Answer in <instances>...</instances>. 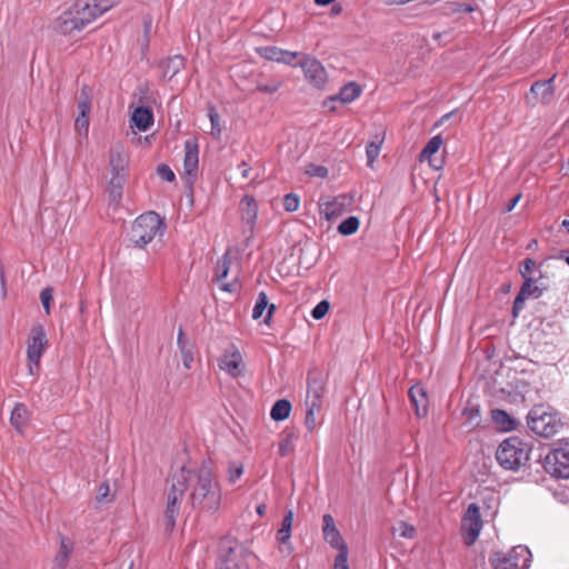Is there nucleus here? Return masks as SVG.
Instances as JSON below:
<instances>
[{"label": "nucleus", "instance_id": "nucleus-9", "mask_svg": "<svg viewBox=\"0 0 569 569\" xmlns=\"http://www.w3.org/2000/svg\"><path fill=\"white\" fill-rule=\"evenodd\" d=\"M482 526L480 509L477 503L472 502L468 506L461 519V531L466 546L470 547L476 542Z\"/></svg>", "mask_w": 569, "mask_h": 569}, {"label": "nucleus", "instance_id": "nucleus-58", "mask_svg": "<svg viewBox=\"0 0 569 569\" xmlns=\"http://www.w3.org/2000/svg\"><path fill=\"white\" fill-rule=\"evenodd\" d=\"M291 451V439L288 436L284 440H282L279 445V455L281 457H286Z\"/></svg>", "mask_w": 569, "mask_h": 569}, {"label": "nucleus", "instance_id": "nucleus-54", "mask_svg": "<svg viewBox=\"0 0 569 569\" xmlns=\"http://www.w3.org/2000/svg\"><path fill=\"white\" fill-rule=\"evenodd\" d=\"M74 127L79 133L87 134L89 130V114H78Z\"/></svg>", "mask_w": 569, "mask_h": 569}, {"label": "nucleus", "instance_id": "nucleus-37", "mask_svg": "<svg viewBox=\"0 0 569 569\" xmlns=\"http://www.w3.org/2000/svg\"><path fill=\"white\" fill-rule=\"evenodd\" d=\"M392 535L402 538L412 539L416 535V528L405 521H399L392 527Z\"/></svg>", "mask_w": 569, "mask_h": 569}, {"label": "nucleus", "instance_id": "nucleus-55", "mask_svg": "<svg viewBox=\"0 0 569 569\" xmlns=\"http://www.w3.org/2000/svg\"><path fill=\"white\" fill-rule=\"evenodd\" d=\"M79 114H89L91 110V101L88 96H81L78 102Z\"/></svg>", "mask_w": 569, "mask_h": 569}, {"label": "nucleus", "instance_id": "nucleus-10", "mask_svg": "<svg viewBox=\"0 0 569 569\" xmlns=\"http://www.w3.org/2000/svg\"><path fill=\"white\" fill-rule=\"evenodd\" d=\"M183 176L186 183L192 186L198 177L199 171V146L194 138L187 139L183 143Z\"/></svg>", "mask_w": 569, "mask_h": 569}, {"label": "nucleus", "instance_id": "nucleus-62", "mask_svg": "<svg viewBox=\"0 0 569 569\" xmlns=\"http://www.w3.org/2000/svg\"><path fill=\"white\" fill-rule=\"evenodd\" d=\"M238 169L240 170L242 178H244V179L249 178V172H250L251 168L246 161H242L241 163H239Z\"/></svg>", "mask_w": 569, "mask_h": 569}, {"label": "nucleus", "instance_id": "nucleus-52", "mask_svg": "<svg viewBox=\"0 0 569 569\" xmlns=\"http://www.w3.org/2000/svg\"><path fill=\"white\" fill-rule=\"evenodd\" d=\"M158 176L168 182H172L176 179L174 172L171 170V168L168 164H159L157 168Z\"/></svg>", "mask_w": 569, "mask_h": 569}, {"label": "nucleus", "instance_id": "nucleus-26", "mask_svg": "<svg viewBox=\"0 0 569 569\" xmlns=\"http://www.w3.org/2000/svg\"><path fill=\"white\" fill-rule=\"evenodd\" d=\"M29 420V410L24 403L18 402L14 405L11 416L10 422L13 428L19 432L23 433V430Z\"/></svg>", "mask_w": 569, "mask_h": 569}, {"label": "nucleus", "instance_id": "nucleus-23", "mask_svg": "<svg viewBox=\"0 0 569 569\" xmlns=\"http://www.w3.org/2000/svg\"><path fill=\"white\" fill-rule=\"evenodd\" d=\"M132 124L140 131H147L153 124V113L148 107H137L131 116Z\"/></svg>", "mask_w": 569, "mask_h": 569}, {"label": "nucleus", "instance_id": "nucleus-61", "mask_svg": "<svg viewBox=\"0 0 569 569\" xmlns=\"http://www.w3.org/2000/svg\"><path fill=\"white\" fill-rule=\"evenodd\" d=\"M28 371L31 376H37L40 371V360L28 361Z\"/></svg>", "mask_w": 569, "mask_h": 569}, {"label": "nucleus", "instance_id": "nucleus-36", "mask_svg": "<svg viewBox=\"0 0 569 569\" xmlns=\"http://www.w3.org/2000/svg\"><path fill=\"white\" fill-rule=\"evenodd\" d=\"M359 224V219L355 216H351L338 226V231L343 236H350L357 232Z\"/></svg>", "mask_w": 569, "mask_h": 569}, {"label": "nucleus", "instance_id": "nucleus-22", "mask_svg": "<svg viewBox=\"0 0 569 569\" xmlns=\"http://www.w3.org/2000/svg\"><path fill=\"white\" fill-rule=\"evenodd\" d=\"M556 76L547 80H538L531 84L530 92L540 98L543 103H549L555 93V82Z\"/></svg>", "mask_w": 569, "mask_h": 569}, {"label": "nucleus", "instance_id": "nucleus-30", "mask_svg": "<svg viewBox=\"0 0 569 569\" xmlns=\"http://www.w3.org/2000/svg\"><path fill=\"white\" fill-rule=\"evenodd\" d=\"M177 343L182 355L184 367L190 368L193 361L192 346L188 342L182 328H179Z\"/></svg>", "mask_w": 569, "mask_h": 569}, {"label": "nucleus", "instance_id": "nucleus-5", "mask_svg": "<svg viewBox=\"0 0 569 569\" xmlns=\"http://www.w3.org/2000/svg\"><path fill=\"white\" fill-rule=\"evenodd\" d=\"M530 447L517 436L505 439L496 451L498 463L506 470H518L529 460Z\"/></svg>", "mask_w": 569, "mask_h": 569}, {"label": "nucleus", "instance_id": "nucleus-51", "mask_svg": "<svg viewBox=\"0 0 569 569\" xmlns=\"http://www.w3.org/2000/svg\"><path fill=\"white\" fill-rule=\"evenodd\" d=\"M303 53L296 52V51H288L283 50L282 59L280 63H284L291 67H299L298 62H295V60L300 57L302 59Z\"/></svg>", "mask_w": 569, "mask_h": 569}, {"label": "nucleus", "instance_id": "nucleus-1", "mask_svg": "<svg viewBox=\"0 0 569 569\" xmlns=\"http://www.w3.org/2000/svg\"><path fill=\"white\" fill-rule=\"evenodd\" d=\"M189 489V503L200 512L214 513L221 505V489L216 480L210 463L203 461L199 468L186 469L182 467L172 476V483L167 497L164 512L166 527L172 530L180 511V505L186 490Z\"/></svg>", "mask_w": 569, "mask_h": 569}, {"label": "nucleus", "instance_id": "nucleus-64", "mask_svg": "<svg viewBox=\"0 0 569 569\" xmlns=\"http://www.w3.org/2000/svg\"><path fill=\"white\" fill-rule=\"evenodd\" d=\"M267 308H268V312H267V316H266V318H264L263 322H264V323H267V325H269L270 319H271V317H272V313H273V312H274V310H276V306H274V305H272V303H271V305H269V303H268V307H267Z\"/></svg>", "mask_w": 569, "mask_h": 569}, {"label": "nucleus", "instance_id": "nucleus-27", "mask_svg": "<svg viewBox=\"0 0 569 569\" xmlns=\"http://www.w3.org/2000/svg\"><path fill=\"white\" fill-rule=\"evenodd\" d=\"M385 141V132L379 131L372 136V140L366 146L367 166L373 168V162L381 151Z\"/></svg>", "mask_w": 569, "mask_h": 569}, {"label": "nucleus", "instance_id": "nucleus-14", "mask_svg": "<svg viewBox=\"0 0 569 569\" xmlns=\"http://www.w3.org/2000/svg\"><path fill=\"white\" fill-rule=\"evenodd\" d=\"M218 366L220 370L229 376L233 378L239 377L244 369V362L239 349L231 345L219 359Z\"/></svg>", "mask_w": 569, "mask_h": 569}, {"label": "nucleus", "instance_id": "nucleus-16", "mask_svg": "<svg viewBox=\"0 0 569 569\" xmlns=\"http://www.w3.org/2000/svg\"><path fill=\"white\" fill-rule=\"evenodd\" d=\"M129 157L120 143L109 151V167L111 174H128Z\"/></svg>", "mask_w": 569, "mask_h": 569}, {"label": "nucleus", "instance_id": "nucleus-42", "mask_svg": "<svg viewBox=\"0 0 569 569\" xmlns=\"http://www.w3.org/2000/svg\"><path fill=\"white\" fill-rule=\"evenodd\" d=\"M323 538L328 543H330L331 547L336 549H340L341 546H347L338 529L328 531L326 535H323Z\"/></svg>", "mask_w": 569, "mask_h": 569}, {"label": "nucleus", "instance_id": "nucleus-29", "mask_svg": "<svg viewBox=\"0 0 569 569\" xmlns=\"http://www.w3.org/2000/svg\"><path fill=\"white\" fill-rule=\"evenodd\" d=\"M128 174H111L109 181V198L113 203H119L122 198V190Z\"/></svg>", "mask_w": 569, "mask_h": 569}, {"label": "nucleus", "instance_id": "nucleus-2", "mask_svg": "<svg viewBox=\"0 0 569 569\" xmlns=\"http://www.w3.org/2000/svg\"><path fill=\"white\" fill-rule=\"evenodd\" d=\"M526 419L529 430L542 438L553 437L563 427L560 413L545 403L535 405Z\"/></svg>", "mask_w": 569, "mask_h": 569}, {"label": "nucleus", "instance_id": "nucleus-60", "mask_svg": "<svg viewBox=\"0 0 569 569\" xmlns=\"http://www.w3.org/2000/svg\"><path fill=\"white\" fill-rule=\"evenodd\" d=\"M521 199V193H518L516 194L515 197H512L508 203L506 204V208H505V212H510L513 210V208L517 206V203L520 201Z\"/></svg>", "mask_w": 569, "mask_h": 569}, {"label": "nucleus", "instance_id": "nucleus-56", "mask_svg": "<svg viewBox=\"0 0 569 569\" xmlns=\"http://www.w3.org/2000/svg\"><path fill=\"white\" fill-rule=\"evenodd\" d=\"M109 491H110L109 483L108 482L101 483L98 489L97 500L101 501V502L109 501L110 500Z\"/></svg>", "mask_w": 569, "mask_h": 569}, {"label": "nucleus", "instance_id": "nucleus-45", "mask_svg": "<svg viewBox=\"0 0 569 569\" xmlns=\"http://www.w3.org/2000/svg\"><path fill=\"white\" fill-rule=\"evenodd\" d=\"M537 268V263L532 258H526L519 264V273L526 280V277H531L530 274Z\"/></svg>", "mask_w": 569, "mask_h": 569}, {"label": "nucleus", "instance_id": "nucleus-47", "mask_svg": "<svg viewBox=\"0 0 569 569\" xmlns=\"http://www.w3.org/2000/svg\"><path fill=\"white\" fill-rule=\"evenodd\" d=\"M52 298L53 289L51 287H46L41 290L40 300L47 315L50 313V303L52 301Z\"/></svg>", "mask_w": 569, "mask_h": 569}, {"label": "nucleus", "instance_id": "nucleus-15", "mask_svg": "<svg viewBox=\"0 0 569 569\" xmlns=\"http://www.w3.org/2000/svg\"><path fill=\"white\" fill-rule=\"evenodd\" d=\"M326 393V377L317 369L310 370L307 376V398L311 402L322 405Z\"/></svg>", "mask_w": 569, "mask_h": 569}, {"label": "nucleus", "instance_id": "nucleus-19", "mask_svg": "<svg viewBox=\"0 0 569 569\" xmlns=\"http://www.w3.org/2000/svg\"><path fill=\"white\" fill-rule=\"evenodd\" d=\"M73 547L74 543L70 538L60 536V547L53 559V569H66L73 552Z\"/></svg>", "mask_w": 569, "mask_h": 569}, {"label": "nucleus", "instance_id": "nucleus-46", "mask_svg": "<svg viewBox=\"0 0 569 569\" xmlns=\"http://www.w3.org/2000/svg\"><path fill=\"white\" fill-rule=\"evenodd\" d=\"M243 473V466L237 462H230L228 466V481L234 483Z\"/></svg>", "mask_w": 569, "mask_h": 569}, {"label": "nucleus", "instance_id": "nucleus-32", "mask_svg": "<svg viewBox=\"0 0 569 569\" xmlns=\"http://www.w3.org/2000/svg\"><path fill=\"white\" fill-rule=\"evenodd\" d=\"M291 408L289 400L280 399L271 408L270 416L274 421H282L289 417Z\"/></svg>", "mask_w": 569, "mask_h": 569}, {"label": "nucleus", "instance_id": "nucleus-59", "mask_svg": "<svg viewBox=\"0 0 569 569\" xmlns=\"http://www.w3.org/2000/svg\"><path fill=\"white\" fill-rule=\"evenodd\" d=\"M455 113V110L450 111V112H447L446 114H443L440 119H438L433 124L432 127L429 129L430 132L437 130L438 128H440L446 121H448Z\"/></svg>", "mask_w": 569, "mask_h": 569}, {"label": "nucleus", "instance_id": "nucleus-12", "mask_svg": "<svg viewBox=\"0 0 569 569\" xmlns=\"http://www.w3.org/2000/svg\"><path fill=\"white\" fill-rule=\"evenodd\" d=\"M299 67L302 69L307 81L316 87L322 88L327 82V72L325 67L319 60L311 56H302L298 61Z\"/></svg>", "mask_w": 569, "mask_h": 569}, {"label": "nucleus", "instance_id": "nucleus-31", "mask_svg": "<svg viewBox=\"0 0 569 569\" xmlns=\"http://www.w3.org/2000/svg\"><path fill=\"white\" fill-rule=\"evenodd\" d=\"M360 94L361 87L356 82H349L340 89L337 99L343 103H350L358 99Z\"/></svg>", "mask_w": 569, "mask_h": 569}, {"label": "nucleus", "instance_id": "nucleus-11", "mask_svg": "<svg viewBox=\"0 0 569 569\" xmlns=\"http://www.w3.org/2000/svg\"><path fill=\"white\" fill-rule=\"evenodd\" d=\"M539 278L526 277L521 288L516 296L512 305V317L517 318L520 311L525 308L527 299H538L547 290V287L537 284Z\"/></svg>", "mask_w": 569, "mask_h": 569}, {"label": "nucleus", "instance_id": "nucleus-63", "mask_svg": "<svg viewBox=\"0 0 569 569\" xmlns=\"http://www.w3.org/2000/svg\"><path fill=\"white\" fill-rule=\"evenodd\" d=\"M443 157H441L440 159L431 157V163H429V167L433 168L435 170H440L443 167Z\"/></svg>", "mask_w": 569, "mask_h": 569}, {"label": "nucleus", "instance_id": "nucleus-35", "mask_svg": "<svg viewBox=\"0 0 569 569\" xmlns=\"http://www.w3.org/2000/svg\"><path fill=\"white\" fill-rule=\"evenodd\" d=\"M257 52L260 57L267 60L280 62L282 59L283 49L273 46H266L258 48Z\"/></svg>", "mask_w": 569, "mask_h": 569}, {"label": "nucleus", "instance_id": "nucleus-40", "mask_svg": "<svg viewBox=\"0 0 569 569\" xmlns=\"http://www.w3.org/2000/svg\"><path fill=\"white\" fill-rule=\"evenodd\" d=\"M268 307V297H267V293L261 291L259 295H258V298H257V301H256V305L253 307V310H252V318L253 319H259L262 317L263 315V311L267 309Z\"/></svg>", "mask_w": 569, "mask_h": 569}, {"label": "nucleus", "instance_id": "nucleus-41", "mask_svg": "<svg viewBox=\"0 0 569 569\" xmlns=\"http://www.w3.org/2000/svg\"><path fill=\"white\" fill-rule=\"evenodd\" d=\"M447 10L450 13L466 12L471 13L476 10V7L471 3H462L458 1H449L446 3Z\"/></svg>", "mask_w": 569, "mask_h": 569}, {"label": "nucleus", "instance_id": "nucleus-20", "mask_svg": "<svg viewBox=\"0 0 569 569\" xmlns=\"http://www.w3.org/2000/svg\"><path fill=\"white\" fill-rule=\"evenodd\" d=\"M231 258L229 252H226L221 259L218 260L216 266L214 279L221 283V289L227 292H233L238 289V283H223L222 280L227 277L230 269Z\"/></svg>", "mask_w": 569, "mask_h": 569}, {"label": "nucleus", "instance_id": "nucleus-24", "mask_svg": "<svg viewBox=\"0 0 569 569\" xmlns=\"http://www.w3.org/2000/svg\"><path fill=\"white\" fill-rule=\"evenodd\" d=\"M186 61L181 54L169 57L160 62L162 77L171 80L184 68Z\"/></svg>", "mask_w": 569, "mask_h": 569}, {"label": "nucleus", "instance_id": "nucleus-13", "mask_svg": "<svg viewBox=\"0 0 569 569\" xmlns=\"http://www.w3.org/2000/svg\"><path fill=\"white\" fill-rule=\"evenodd\" d=\"M48 347V339L43 326L34 325L27 340V360H41Z\"/></svg>", "mask_w": 569, "mask_h": 569}, {"label": "nucleus", "instance_id": "nucleus-7", "mask_svg": "<svg viewBox=\"0 0 569 569\" xmlns=\"http://www.w3.org/2000/svg\"><path fill=\"white\" fill-rule=\"evenodd\" d=\"M545 470L557 478H569V438L559 441L558 447L543 459Z\"/></svg>", "mask_w": 569, "mask_h": 569}, {"label": "nucleus", "instance_id": "nucleus-39", "mask_svg": "<svg viewBox=\"0 0 569 569\" xmlns=\"http://www.w3.org/2000/svg\"><path fill=\"white\" fill-rule=\"evenodd\" d=\"M448 138V136L443 134V131H440L429 139V163H431V157L440 150Z\"/></svg>", "mask_w": 569, "mask_h": 569}, {"label": "nucleus", "instance_id": "nucleus-8", "mask_svg": "<svg viewBox=\"0 0 569 569\" xmlns=\"http://www.w3.org/2000/svg\"><path fill=\"white\" fill-rule=\"evenodd\" d=\"M250 556L243 548L231 540H222L216 569H248L246 558Z\"/></svg>", "mask_w": 569, "mask_h": 569}, {"label": "nucleus", "instance_id": "nucleus-18", "mask_svg": "<svg viewBox=\"0 0 569 569\" xmlns=\"http://www.w3.org/2000/svg\"><path fill=\"white\" fill-rule=\"evenodd\" d=\"M408 396L417 417L425 418L427 416V388L418 382L409 389Z\"/></svg>", "mask_w": 569, "mask_h": 569}, {"label": "nucleus", "instance_id": "nucleus-28", "mask_svg": "<svg viewBox=\"0 0 569 569\" xmlns=\"http://www.w3.org/2000/svg\"><path fill=\"white\" fill-rule=\"evenodd\" d=\"M427 160V146H425L419 154V164H416L412 169L411 181L413 188L425 189L427 187V179L423 176L422 163Z\"/></svg>", "mask_w": 569, "mask_h": 569}, {"label": "nucleus", "instance_id": "nucleus-17", "mask_svg": "<svg viewBox=\"0 0 569 569\" xmlns=\"http://www.w3.org/2000/svg\"><path fill=\"white\" fill-rule=\"evenodd\" d=\"M346 196L335 197L319 202V212L327 221H333L345 212Z\"/></svg>", "mask_w": 569, "mask_h": 569}, {"label": "nucleus", "instance_id": "nucleus-53", "mask_svg": "<svg viewBox=\"0 0 569 569\" xmlns=\"http://www.w3.org/2000/svg\"><path fill=\"white\" fill-rule=\"evenodd\" d=\"M307 173L311 177L327 178L329 174V170L325 166L310 164L308 167Z\"/></svg>", "mask_w": 569, "mask_h": 569}, {"label": "nucleus", "instance_id": "nucleus-21", "mask_svg": "<svg viewBox=\"0 0 569 569\" xmlns=\"http://www.w3.org/2000/svg\"><path fill=\"white\" fill-rule=\"evenodd\" d=\"M242 202L246 207L242 209L241 220L249 233L252 234L258 216V206L254 198L250 196H244Z\"/></svg>", "mask_w": 569, "mask_h": 569}, {"label": "nucleus", "instance_id": "nucleus-57", "mask_svg": "<svg viewBox=\"0 0 569 569\" xmlns=\"http://www.w3.org/2000/svg\"><path fill=\"white\" fill-rule=\"evenodd\" d=\"M322 523H323V527H322L323 535H326L328 531L337 529V527L335 525L333 517L329 513L323 515Z\"/></svg>", "mask_w": 569, "mask_h": 569}, {"label": "nucleus", "instance_id": "nucleus-50", "mask_svg": "<svg viewBox=\"0 0 569 569\" xmlns=\"http://www.w3.org/2000/svg\"><path fill=\"white\" fill-rule=\"evenodd\" d=\"M330 305L328 301H320L311 311V316L316 320L322 319L329 311Z\"/></svg>", "mask_w": 569, "mask_h": 569}, {"label": "nucleus", "instance_id": "nucleus-6", "mask_svg": "<svg viewBox=\"0 0 569 569\" xmlns=\"http://www.w3.org/2000/svg\"><path fill=\"white\" fill-rule=\"evenodd\" d=\"M531 552L526 546H516L508 552L495 551L489 557L492 569H528Z\"/></svg>", "mask_w": 569, "mask_h": 569}, {"label": "nucleus", "instance_id": "nucleus-48", "mask_svg": "<svg viewBox=\"0 0 569 569\" xmlns=\"http://www.w3.org/2000/svg\"><path fill=\"white\" fill-rule=\"evenodd\" d=\"M282 86L281 81L273 80L268 83H258L256 90L263 93H274Z\"/></svg>", "mask_w": 569, "mask_h": 569}, {"label": "nucleus", "instance_id": "nucleus-49", "mask_svg": "<svg viewBox=\"0 0 569 569\" xmlns=\"http://www.w3.org/2000/svg\"><path fill=\"white\" fill-rule=\"evenodd\" d=\"M93 10L99 13V16L107 12L109 9H111L114 6V0H91Z\"/></svg>", "mask_w": 569, "mask_h": 569}, {"label": "nucleus", "instance_id": "nucleus-25", "mask_svg": "<svg viewBox=\"0 0 569 569\" xmlns=\"http://www.w3.org/2000/svg\"><path fill=\"white\" fill-rule=\"evenodd\" d=\"M491 419L497 427L502 431H512L520 425L519 421L509 415L506 410L493 409L491 410Z\"/></svg>", "mask_w": 569, "mask_h": 569}, {"label": "nucleus", "instance_id": "nucleus-44", "mask_svg": "<svg viewBox=\"0 0 569 569\" xmlns=\"http://www.w3.org/2000/svg\"><path fill=\"white\" fill-rule=\"evenodd\" d=\"M300 198L296 193H288L283 198V208L287 212H295L299 209Z\"/></svg>", "mask_w": 569, "mask_h": 569}, {"label": "nucleus", "instance_id": "nucleus-34", "mask_svg": "<svg viewBox=\"0 0 569 569\" xmlns=\"http://www.w3.org/2000/svg\"><path fill=\"white\" fill-rule=\"evenodd\" d=\"M293 522V512L288 510L282 519L281 527L278 530L277 538L281 543H287L291 536V527Z\"/></svg>", "mask_w": 569, "mask_h": 569}, {"label": "nucleus", "instance_id": "nucleus-3", "mask_svg": "<svg viewBox=\"0 0 569 569\" xmlns=\"http://www.w3.org/2000/svg\"><path fill=\"white\" fill-rule=\"evenodd\" d=\"M166 223L160 216L153 211L140 214L130 229V241L137 248H144L156 236H163Z\"/></svg>", "mask_w": 569, "mask_h": 569}, {"label": "nucleus", "instance_id": "nucleus-33", "mask_svg": "<svg viewBox=\"0 0 569 569\" xmlns=\"http://www.w3.org/2000/svg\"><path fill=\"white\" fill-rule=\"evenodd\" d=\"M306 419L305 425L307 429L312 432L317 427V419L316 415L320 412L322 405H319L317 402H311V400H306Z\"/></svg>", "mask_w": 569, "mask_h": 569}, {"label": "nucleus", "instance_id": "nucleus-38", "mask_svg": "<svg viewBox=\"0 0 569 569\" xmlns=\"http://www.w3.org/2000/svg\"><path fill=\"white\" fill-rule=\"evenodd\" d=\"M208 116L211 122V134L214 138H219L222 131V127L220 124V116L214 106L210 104L208 108Z\"/></svg>", "mask_w": 569, "mask_h": 569}, {"label": "nucleus", "instance_id": "nucleus-43", "mask_svg": "<svg viewBox=\"0 0 569 569\" xmlns=\"http://www.w3.org/2000/svg\"><path fill=\"white\" fill-rule=\"evenodd\" d=\"M335 558V569H349L348 565V546H341Z\"/></svg>", "mask_w": 569, "mask_h": 569}, {"label": "nucleus", "instance_id": "nucleus-4", "mask_svg": "<svg viewBox=\"0 0 569 569\" xmlns=\"http://www.w3.org/2000/svg\"><path fill=\"white\" fill-rule=\"evenodd\" d=\"M91 0H78L73 11L64 12L57 20L56 29L62 34H70L73 31H81L99 16L93 10Z\"/></svg>", "mask_w": 569, "mask_h": 569}]
</instances>
